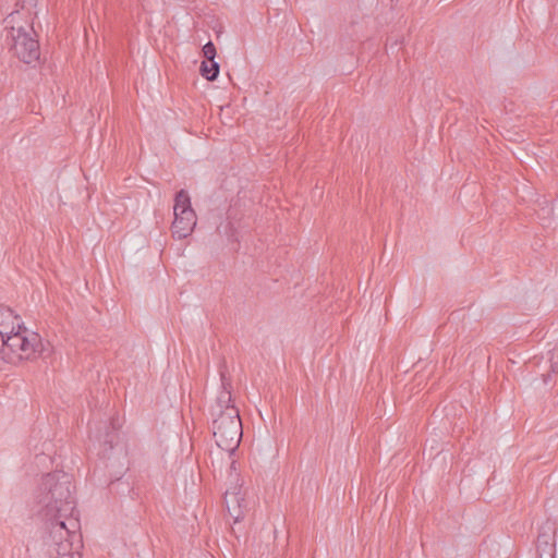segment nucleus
Returning a JSON list of instances; mask_svg holds the SVG:
<instances>
[{
    "mask_svg": "<svg viewBox=\"0 0 558 558\" xmlns=\"http://www.w3.org/2000/svg\"><path fill=\"white\" fill-rule=\"evenodd\" d=\"M235 471H236V469H235V460H231V462H230V475H229L230 484L231 485H233L234 483L239 482V475H238V473Z\"/></svg>",
    "mask_w": 558,
    "mask_h": 558,
    "instance_id": "ddd939ff",
    "label": "nucleus"
},
{
    "mask_svg": "<svg viewBox=\"0 0 558 558\" xmlns=\"http://www.w3.org/2000/svg\"><path fill=\"white\" fill-rule=\"evenodd\" d=\"M221 385L222 390L220 391L219 396L217 397L216 404L213 407V415H220L223 412L228 411L230 408H236L234 404H232V398H231V383L226 378L225 374L221 372Z\"/></svg>",
    "mask_w": 558,
    "mask_h": 558,
    "instance_id": "6e6552de",
    "label": "nucleus"
},
{
    "mask_svg": "<svg viewBox=\"0 0 558 558\" xmlns=\"http://www.w3.org/2000/svg\"><path fill=\"white\" fill-rule=\"evenodd\" d=\"M225 505L227 511L234 522H239L243 517L247 508V504L241 493V485L234 483L225 493Z\"/></svg>",
    "mask_w": 558,
    "mask_h": 558,
    "instance_id": "39448f33",
    "label": "nucleus"
},
{
    "mask_svg": "<svg viewBox=\"0 0 558 558\" xmlns=\"http://www.w3.org/2000/svg\"><path fill=\"white\" fill-rule=\"evenodd\" d=\"M70 474H46L35 495L38 513L45 521L43 547L49 558H81V524L74 517L75 500Z\"/></svg>",
    "mask_w": 558,
    "mask_h": 558,
    "instance_id": "f257e3e1",
    "label": "nucleus"
},
{
    "mask_svg": "<svg viewBox=\"0 0 558 558\" xmlns=\"http://www.w3.org/2000/svg\"><path fill=\"white\" fill-rule=\"evenodd\" d=\"M242 422L238 408H230L213 421V435L217 446L229 453V458L238 449L242 438Z\"/></svg>",
    "mask_w": 558,
    "mask_h": 558,
    "instance_id": "7ed1b4c3",
    "label": "nucleus"
},
{
    "mask_svg": "<svg viewBox=\"0 0 558 558\" xmlns=\"http://www.w3.org/2000/svg\"><path fill=\"white\" fill-rule=\"evenodd\" d=\"M0 336L3 342L2 354L10 362H14V357L9 356L7 351L19 360L47 359L52 354L49 341L44 342L37 332L29 331L23 325L21 318L10 307L2 305H0Z\"/></svg>",
    "mask_w": 558,
    "mask_h": 558,
    "instance_id": "f03ea898",
    "label": "nucleus"
},
{
    "mask_svg": "<svg viewBox=\"0 0 558 558\" xmlns=\"http://www.w3.org/2000/svg\"><path fill=\"white\" fill-rule=\"evenodd\" d=\"M10 37L12 40L10 49L22 62L31 64L38 61L40 56L39 43L32 26H28V28L12 26Z\"/></svg>",
    "mask_w": 558,
    "mask_h": 558,
    "instance_id": "20e7f679",
    "label": "nucleus"
},
{
    "mask_svg": "<svg viewBox=\"0 0 558 558\" xmlns=\"http://www.w3.org/2000/svg\"><path fill=\"white\" fill-rule=\"evenodd\" d=\"M276 534H277V530L276 529H271V530L267 531V537L268 538L275 539L276 538Z\"/></svg>",
    "mask_w": 558,
    "mask_h": 558,
    "instance_id": "2eb2a0df",
    "label": "nucleus"
},
{
    "mask_svg": "<svg viewBox=\"0 0 558 558\" xmlns=\"http://www.w3.org/2000/svg\"><path fill=\"white\" fill-rule=\"evenodd\" d=\"M196 220L197 218L194 210L174 214V220L171 226L173 238L181 240L191 235L196 226Z\"/></svg>",
    "mask_w": 558,
    "mask_h": 558,
    "instance_id": "423d86ee",
    "label": "nucleus"
},
{
    "mask_svg": "<svg viewBox=\"0 0 558 558\" xmlns=\"http://www.w3.org/2000/svg\"><path fill=\"white\" fill-rule=\"evenodd\" d=\"M202 52L206 60H208L209 62H216L215 57L217 51L215 45L211 41H208L203 46Z\"/></svg>",
    "mask_w": 558,
    "mask_h": 558,
    "instance_id": "f8f14e48",
    "label": "nucleus"
},
{
    "mask_svg": "<svg viewBox=\"0 0 558 558\" xmlns=\"http://www.w3.org/2000/svg\"><path fill=\"white\" fill-rule=\"evenodd\" d=\"M219 70L220 66L218 62H209L208 60H204L201 63L199 68L202 76L210 82L215 81L218 77Z\"/></svg>",
    "mask_w": 558,
    "mask_h": 558,
    "instance_id": "9b49d317",
    "label": "nucleus"
},
{
    "mask_svg": "<svg viewBox=\"0 0 558 558\" xmlns=\"http://www.w3.org/2000/svg\"><path fill=\"white\" fill-rule=\"evenodd\" d=\"M37 0H19V4H21L22 9L34 7Z\"/></svg>",
    "mask_w": 558,
    "mask_h": 558,
    "instance_id": "4468645a",
    "label": "nucleus"
},
{
    "mask_svg": "<svg viewBox=\"0 0 558 558\" xmlns=\"http://www.w3.org/2000/svg\"><path fill=\"white\" fill-rule=\"evenodd\" d=\"M536 549L538 558H555V534L548 524L542 527L537 536Z\"/></svg>",
    "mask_w": 558,
    "mask_h": 558,
    "instance_id": "0eeeda50",
    "label": "nucleus"
},
{
    "mask_svg": "<svg viewBox=\"0 0 558 558\" xmlns=\"http://www.w3.org/2000/svg\"><path fill=\"white\" fill-rule=\"evenodd\" d=\"M187 210H194L191 206V199L189 193L185 190H180L175 194L173 213L183 214Z\"/></svg>",
    "mask_w": 558,
    "mask_h": 558,
    "instance_id": "9d476101",
    "label": "nucleus"
},
{
    "mask_svg": "<svg viewBox=\"0 0 558 558\" xmlns=\"http://www.w3.org/2000/svg\"><path fill=\"white\" fill-rule=\"evenodd\" d=\"M118 428L114 424V422L110 423L109 425L105 426V434L98 437V440L102 444V454L104 457L107 456L109 450H112L114 446L117 445L118 440Z\"/></svg>",
    "mask_w": 558,
    "mask_h": 558,
    "instance_id": "1a4fd4ad",
    "label": "nucleus"
}]
</instances>
